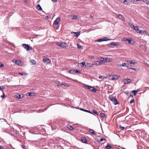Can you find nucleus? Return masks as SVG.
Here are the masks:
<instances>
[{
    "label": "nucleus",
    "mask_w": 149,
    "mask_h": 149,
    "mask_svg": "<svg viewBox=\"0 0 149 149\" xmlns=\"http://www.w3.org/2000/svg\"><path fill=\"white\" fill-rule=\"evenodd\" d=\"M84 86L85 87L89 89L92 92L95 93L97 91L96 89L92 86L87 85L85 84L84 85Z\"/></svg>",
    "instance_id": "nucleus-1"
},
{
    "label": "nucleus",
    "mask_w": 149,
    "mask_h": 149,
    "mask_svg": "<svg viewBox=\"0 0 149 149\" xmlns=\"http://www.w3.org/2000/svg\"><path fill=\"white\" fill-rule=\"evenodd\" d=\"M100 59L101 61L102 62V63H103V62H109L111 61L112 60L111 58L107 57H105L104 58L101 57Z\"/></svg>",
    "instance_id": "nucleus-2"
},
{
    "label": "nucleus",
    "mask_w": 149,
    "mask_h": 149,
    "mask_svg": "<svg viewBox=\"0 0 149 149\" xmlns=\"http://www.w3.org/2000/svg\"><path fill=\"white\" fill-rule=\"evenodd\" d=\"M22 46L27 51H28L30 50H33L32 47H30L27 44H23L22 45Z\"/></svg>",
    "instance_id": "nucleus-3"
},
{
    "label": "nucleus",
    "mask_w": 149,
    "mask_h": 149,
    "mask_svg": "<svg viewBox=\"0 0 149 149\" xmlns=\"http://www.w3.org/2000/svg\"><path fill=\"white\" fill-rule=\"evenodd\" d=\"M56 45L62 47L64 48L66 47V43L65 42H62L61 43L57 42L56 43Z\"/></svg>",
    "instance_id": "nucleus-4"
},
{
    "label": "nucleus",
    "mask_w": 149,
    "mask_h": 149,
    "mask_svg": "<svg viewBox=\"0 0 149 149\" xmlns=\"http://www.w3.org/2000/svg\"><path fill=\"white\" fill-rule=\"evenodd\" d=\"M60 20L61 17H58L54 21L53 26H54V25H58L60 22Z\"/></svg>",
    "instance_id": "nucleus-5"
},
{
    "label": "nucleus",
    "mask_w": 149,
    "mask_h": 149,
    "mask_svg": "<svg viewBox=\"0 0 149 149\" xmlns=\"http://www.w3.org/2000/svg\"><path fill=\"white\" fill-rule=\"evenodd\" d=\"M120 76H118V75H113V76H110V77L111 78V79L112 80H116L118 79L120 77Z\"/></svg>",
    "instance_id": "nucleus-6"
},
{
    "label": "nucleus",
    "mask_w": 149,
    "mask_h": 149,
    "mask_svg": "<svg viewBox=\"0 0 149 149\" xmlns=\"http://www.w3.org/2000/svg\"><path fill=\"white\" fill-rule=\"evenodd\" d=\"M80 71L77 70H72L69 71V72L72 74H75L77 72H80Z\"/></svg>",
    "instance_id": "nucleus-7"
},
{
    "label": "nucleus",
    "mask_w": 149,
    "mask_h": 149,
    "mask_svg": "<svg viewBox=\"0 0 149 149\" xmlns=\"http://www.w3.org/2000/svg\"><path fill=\"white\" fill-rule=\"evenodd\" d=\"M131 81V80L128 78L125 79L123 80V82H124L125 84H127L128 83H130Z\"/></svg>",
    "instance_id": "nucleus-8"
},
{
    "label": "nucleus",
    "mask_w": 149,
    "mask_h": 149,
    "mask_svg": "<svg viewBox=\"0 0 149 149\" xmlns=\"http://www.w3.org/2000/svg\"><path fill=\"white\" fill-rule=\"evenodd\" d=\"M102 64V62L101 61H95L93 62V65H100Z\"/></svg>",
    "instance_id": "nucleus-9"
},
{
    "label": "nucleus",
    "mask_w": 149,
    "mask_h": 149,
    "mask_svg": "<svg viewBox=\"0 0 149 149\" xmlns=\"http://www.w3.org/2000/svg\"><path fill=\"white\" fill-rule=\"evenodd\" d=\"M43 61L45 63H46L47 64L51 62V61L48 58H43Z\"/></svg>",
    "instance_id": "nucleus-10"
},
{
    "label": "nucleus",
    "mask_w": 149,
    "mask_h": 149,
    "mask_svg": "<svg viewBox=\"0 0 149 149\" xmlns=\"http://www.w3.org/2000/svg\"><path fill=\"white\" fill-rule=\"evenodd\" d=\"M93 65V64H92L91 63H86L85 65V67H92Z\"/></svg>",
    "instance_id": "nucleus-11"
},
{
    "label": "nucleus",
    "mask_w": 149,
    "mask_h": 149,
    "mask_svg": "<svg viewBox=\"0 0 149 149\" xmlns=\"http://www.w3.org/2000/svg\"><path fill=\"white\" fill-rule=\"evenodd\" d=\"M118 17L120 19H121L122 20H124V17L121 14H118Z\"/></svg>",
    "instance_id": "nucleus-12"
},
{
    "label": "nucleus",
    "mask_w": 149,
    "mask_h": 149,
    "mask_svg": "<svg viewBox=\"0 0 149 149\" xmlns=\"http://www.w3.org/2000/svg\"><path fill=\"white\" fill-rule=\"evenodd\" d=\"M100 116L102 117V118L103 119H104V118H106L107 117V116L104 113H100Z\"/></svg>",
    "instance_id": "nucleus-13"
},
{
    "label": "nucleus",
    "mask_w": 149,
    "mask_h": 149,
    "mask_svg": "<svg viewBox=\"0 0 149 149\" xmlns=\"http://www.w3.org/2000/svg\"><path fill=\"white\" fill-rule=\"evenodd\" d=\"M88 130H89V132L90 133H91L93 135H96V133L93 130L91 129H88Z\"/></svg>",
    "instance_id": "nucleus-14"
},
{
    "label": "nucleus",
    "mask_w": 149,
    "mask_h": 149,
    "mask_svg": "<svg viewBox=\"0 0 149 149\" xmlns=\"http://www.w3.org/2000/svg\"><path fill=\"white\" fill-rule=\"evenodd\" d=\"M81 141L84 143H87V139L84 137H82L81 138Z\"/></svg>",
    "instance_id": "nucleus-15"
},
{
    "label": "nucleus",
    "mask_w": 149,
    "mask_h": 149,
    "mask_svg": "<svg viewBox=\"0 0 149 149\" xmlns=\"http://www.w3.org/2000/svg\"><path fill=\"white\" fill-rule=\"evenodd\" d=\"M140 90L139 89H137L136 90H133L132 91V92L133 93L134 95H136V94Z\"/></svg>",
    "instance_id": "nucleus-16"
},
{
    "label": "nucleus",
    "mask_w": 149,
    "mask_h": 149,
    "mask_svg": "<svg viewBox=\"0 0 149 149\" xmlns=\"http://www.w3.org/2000/svg\"><path fill=\"white\" fill-rule=\"evenodd\" d=\"M36 8L39 10H41L42 9L40 5L38 4Z\"/></svg>",
    "instance_id": "nucleus-17"
},
{
    "label": "nucleus",
    "mask_w": 149,
    "mask_h": 149,
    "mask_svg": "<svg viewBox=\"0 0 149 149\" xmlns=\"http://www.w3.org/2000/svg\"><path fill=\"white\" fill-rule=\"evenodd\" d=\"M15 97L16 98H18V99H21L22 97H21V95L18 94H16L14 95Z\"/></svg>",
    "instance_id": "nucleus-18"
},
{
    "label": "nucleus",
    "mask_w": 149,
    "mask_h": 149,
    "mask_svg": "<svg viewBox=\"0 0 149 149\" xmlns=\"http://www.w3.org/2000/svg\"><path fill=\"white\" fill-rule=\"evenodd\" d=\"M67 127L70 130H73L74 129V128L72 126L68 125L67 126Z\"/></svg>",
    "instance_id": "nucleus-19"
},
{
    "label": "nucleus",
    "mask_w": 149,
    "mask_h": 149,
    "mask_svg": "<svg viewBox=\"0 0 149 149\" xmlns=\"http://www.w3.org/2000/svg\"><path fill=\"white\" fill-rule=\"evenodd\" d=\"M74 33L75 34V36L77 37H78L80 34V32H72V33Z\"/></svg>",
    "instance_id": "nucleus-20"
},
{
    "label": "nucleus",
    "mask_w": 149,
    "mask_h": 149,
    "mask_svg": "<svg viewBox=\"0 0 149 149\" xmlns=\"http://www.w3.org/2000/svg\"><path fill=\"white\" fill-rule=\"evenodd\" d=\"M113 102L115 105H116L119 104L118 101L116 98L114 100Z\"/></svg>",
    "instance_id": "nucleus-21"
},
{
    "label": "nucleus",
    "mask_w": 149,
    "mask_h": 149,
    "mask_svg": "<svg viewBox=\"0 0 149 149\" xmlns=\"http://www.w3.org/2000/svg\"><path fill=\"white\" fill-rule=\"evenodd\" d=\"M112 148V146L110 145H107L105 148L106 149H110Z\"/></svg>",
    "instance_id": "nucleus-22"
},
{
    "label": "nucleus",
    "mask_w": 149,
    "mask_h": 149,
    "mask_svg": "<svg viewBox=\"0 0 149 149\" xmlns=\"http://www.w3.org/2000/svg\"><path fill=\"white\" fill-rule=\"evenodd\" d=\"M61 86H62L64 85L65 86H69V85L68 84L64 83H61Z\"/></svg>",
    "instance_id": "nucleus-23"
},
{
    "label": "nucleus",
    "mask_w": 149,
    "mask_h": 149,
    "mask_svg": "<svg viewBox=\"0 0 149 149\" xmlns=\"http://www.w3.org/2000/svg\"><path fill=\"white\" fill-rule=\"evenodd\" d=\"M108 46L110 47H114V45L113 43L112 42L111 43L109 44L108 45Z\"/></svg>",
    "instance_id": "nucleus-24"
},
{
    "label": "nucleus",
    "mask_w": 149,
    "mask_h": 149,
    "mask_svg": "<svg viewBox=\"0 0 149 149\" xmlns=\"http://www.w3.org/2000/svg\"><path fill=\"white\" fill-rule=\"evenodd\" d=\"M110 99V100L112 101L113 102V101L115 99V97H109Z\"/></svg>",
    "instance_id": "nucleus-25"
},
{
    "label": "nucleus",
    "mask_w": 149,
    "mask_h": 149,
    "mask_svg": "<svg viewBox=\"0 0 149 149\" xmlns=\"http://www.w3.org/2000/svg\"><path fill=\"white\" fill-rule=\"evenodd\" d=\"M121 43L119 42H117L114 44V45L116 46H119L120 45Z\"/></svg>",
    "instance_id": "nucleus-26"
},
{
    "label": "nucleus",
    "mask_w": 149,
    "mask_h": 149,
    "mask_svg": "<svg viewBox=\"0 0 149 149\" xmlns=\"http://www.w3.org/2000/svg\"><path fill=\"white\" fill-rule=\"evenodd\" d=\"M28 94V95L29 96H32L34 95V93H29Z\"/></svg>",
    "instance_id": "nucleus-27"
},
{
    "label": "nucleus",
    "mask_w": 149,
    "mask_h": 149,
    "mask_svg": "<svg viewBox=\"0 0 149 149\" xmlns=\"http://www.w3.org/2000/svg\"><path fill=\"white\" fill-rule=\"evenodd\" d=\"M93 113L95 114H96L97 115H98V113L97 112L95 109H94L93 110Z\"/></svg>",
    "instance_id": "nucleus-28"
},
{
    "label": "nucleus",
    "mask_w": 149,
    "mask_h": 149,
    "mask_svg": "<svg viewBox=\"0 0 149 149\" xmlns=\"http://www.w3.org/2000/svg\"><path fill=\"white\" fill-rule=\"evenodd\" d=\"M133 29H134L136 30H138V29H139V27L137 26H134V27L133 28Z\"/></svg>",
    "instance_id": "nucleus-29"
},
{
    "label": "nucleus",
    "mask_w": 149,
    "mask_h": 149,
    "mask_svg": "<svg viewBox=\"0 0 149 149\" xmlns=\"http://www.w3.org/2000/svg\"><path fill=\"white\" fill-rule=\"evenodd\" d=\"M31 62L33 64H35L36 63V61L34 60H31Z\"/></svg>",
    "instance_id": "nucleus-30"
},
{
    "label": "nucleus",
    "mask_w": 149,
    "mask_h": 149,
    "mask_svg": "<svg viewBox=\"0 0 149 149\" xmlns=\"http://www.w3.org/2000/svg\"><path fill=\"white\" fill-rule=\"evenodd\" d=\"M103 40H104L103 41H108V40H110L111 39H108L106 37H104L103 39Z\"/></svg>",
    "instance_id": "nucleus-31"
},
{
    "label": "nucleus",
    "mask_w": 149,
    "mask_h": 149,
    "mask_svg": "<svg viewBox=\"0 0 149 149\" xmlns=\"http://www.w3.org/2000/svg\"><path fill=\"white\" fill-rule=\"evenodd\" d=\"M143 2L147 4H149V1L147 0H145L143 1Z\"/></svg>",
    "instance_id": "nucleus-32"
},
{
    "label": "nucleus",
    "mask_w": 149,
    "mask_h": 149,
    "mask_svg": "<svg viewBox=\"0 0 149 149\" xmlns=\"http://www.w3.org/2000/svg\"><path fill=\"white\" fill-rule=\"evenodd\" d=\"M77 45L78 48L80 49L82 47V46L81 45H80L79 44H77Z\"/></svg>",
    "instance_id": "nucleus-33"
},
{
    "label": "nucleus",
    "mask_w": 149,
    "mask_h": 149,
    "mask_svg": "<svg viewBox=\"0 0 149 149\" xmlns=\"http://www.w3.org/2000/svg\"><path fill=\"white\" fill-rule=\"evenodd\" d=\"M77 16L74 15L73 16V17L72 18V19H77Z\"/></svg>",
    "instance_id": "nucleus-34"
},
{
    "label": "nucleus",
    "mask_w": 149,
    "mask_h": 149,
    "mask_svg": "<svg viewBox=\"0 0 149 149\" xmlns=\"http://www.w3.org/2000/svg\"><path fill=\"white\" fill-rule=\"evenodd\" d=\"M57 86L58 87H61V84H60V81H58V82L57 83Z\"/></svg>",
    "instance_id": "nucleus-35"
},
{
    "label": "nucleus",
    "mask_w": 149,
    "mask_h": 149,
    "mask_svg": "<svg viewBox=\"0 0 149 149\" xmlns=\"http://www.w3.org/2000/svg\"><path fill=\"white\" fill-rule=\"evenodd\" d=\"M5 88V87L3 86H0V90L2 92L3 91L2 90L3 89Z\"/></svg>",
    "instance_id": "nucleus-36"
},
{
    "label": "nucleus",
    "mask_w": 149,
    "mask_h": 149,
    "mask_svg": "<svg viewBox=\"0 0 149 149\" xmlns=\"http://www.w3.org/2000/svg\"><path fill=\"white\" fill-rule=\"evenodd\" d=\"M134 100L133 98L130 101V104H132L134 102Z\"/></svg>",
    "instance_id": "nucleus-37"
},
{
    "label": "nucleus",
    "mask_w": 149,
    "mask_h": 149,
    "mask_svg": "<svg viewBox=\"0 0 149 149\" xmlns=\"http://www.w3.org/2000/svg\"><path fill=\"white\" fill-rule=\"evenodd\" d=\"M82 65L85 67V65L86 63L84 61H83L81 63Z\"/></svg>",
    "instance_id": "nucleus-38"
},
{
    "label": "nucleus",
    "mask_w": 149,
    "mask_h": 149,
    "mask_svg": "<svg viewBox=\"0 0 149 149\" xmlns=\"http://www.w3.org/2000/svg\"><path fill=\"white\" fill-rule=\"evenodd\" d=\"M104 40H103V39H99L97 40V41L98 42H101L104 41Z\"/></svg>",
    "instance_id": "nucleus-39"
},
{
    "label": "nucleus",
    "mask_w": 149,
    "mask_h": 149,
    "mask_svg": "<svg viewBox=\"0 0 149 149\" xmlns=\"http://www.w3.org/2000/svg\"><path fill=\"white\" fill-rule=\"evenodd\" d=\"M129 63L131 64H134L135 63V62H134L133 61H129Z\"/></svg>",
    "instance_id": "nucleus-40"
},
{
    "label": "nucleus",
    "mask_w": 149,
    "mask_h": 149,
    "mask_svg": "<svg viewBox=\"0 0 149 149\" xmlns=\"http://www.w3.org/2000/svg\"><path fill=\"white\" fill-rule=\"evenodd\" d=\"M128 39L126 38H124L122 39V41H126Z\"/></svg>",
    "instance_id": "nucleus-41"
},
{
    "label": "nucleus",
    "mask_w": 149,
    "mask_h": 149,
    "mask_svg": "<svg viewBox=\"0 0 149 149\" xmlns=\"http://www.w3.org/2000/svg\"><path fill=\"white\" fill-rule=\"evenodd\" d=\"M3 95H1V97H2V98H4L5 97V94H4V93L3 92Z\"/></svg>",
    "instance_id": "nucleus-42"
},
{
    "label": "nucleus",
    "mask_w": 149,
    "mask_h": 149,
    "mask_svg": "<svg viewBox=\"0 0 149 149\" xmlns=\"http://www.w3.org/2000/svg\"><path fill=\"white\" fill-rule=\"evenodd\" d=\"M130 25L131 28H133V27H134V26L132 23H130Z\"/></svg>",
    "instance_id": "nucleus-43"
},
{
    "label": "nucleus",
    "mask_w": 149,
    "mask_h": 149,
    "mask_svg": "<svg viewBox=\"0 0 149 149\" xmlns=\"http://www.w3.org/2000/svg\"><path fill=\"white\" fill-rule=\"evenodd\" d=\"M119 128L121 130H123L125 129V127H124L122 126H120L119 127Z\"/></svg>",
    "instance_id": "nucleus-44"
},
{
    "label": "nucleus",
    "mask_w": 149,
    "mask_h": 149,
    "mask_svg": "<svg viewBox=\"0 0 149 149\" xmlns=\"http://www.w3.org/2000/svg\"><path fill=\"white\" fill-rule=\"evenodd\" d=\"M99 78L100 79H104V77L102 75L100 76L99 77Z\"/></svg>",
    "instance_id": "nucleus-45"
},
{
    "label": "nucleus",
    "mask_w": 149,
    "mask_h": 149,
    "mask_svg": "<svg viewBox=\"0 0 149 149\" xmlns=\"http://www.w3.org/2000/svg\"><path fill=\"white\" fill-rule=\"evenodd\" d=\"M84 111L86 112H87L90 113L91 114H93V113L91 112L90 111H89V110H85Z\"/></svg>",
    "instance_id": "nucleus-46"
},
{
    "label": "nucleus",
    "mask_w": 149,
    "mask_h": 149,
    "mask_svg": "<svg viewBox=\"0 0 149 149\" xmlns=\"http://www.w3.org/2000/svg\"><path fill=\"white\" fill-rule=\"evenodd\" d=\"M128 41V42L129 43H130L131 41H132V39L131 38H130V39H128L127 40Z\"/></svg>",
    "instance_id": "nucleus-47"
},
{
    "label": "nucleus",
    "mask_w": 149,
    "mask_h": 149,
    "mask_svg": "<svg viewBox=\"0 0 149 149\" xmlns=\"http://www.w3.org/2000/svg\"><path fill=\"white\" fill-rule=\"evenodd\" d=\"M17 62L16 63H15L16 64H17V65H19V64L20 63V61H17Z\"/></svg>",
    "instance_id": "nucleus-48"
},
{
    "label": "nucleus",
    "mask_w": 149,
    "mask_h": 149,
    "mask_svg": "<svg viewBox=\"0 0 149 149\" xmlns=\"http://www.w3.org/2000/svg\"><path fill=\"white\" fill-rule=\"evenodd\" d=\"M4 66V65L1 62H0V68L3 67Z\"/></svg>",
    "instance_id": "nucleus-49"
},
{
    "label": "nucleus",
    "mask_w": 149,
    "mask_h": 149,
    "mask_svg": "<svg viewBox=\"0 0 149 149\" xmlns=\"http://www.w3.org/2000/svg\"><path fill=\"white\" fill-rule=\"evenodd\" d=\"M137 31L138 33H142V31L141 30H139V29H138V30H137Z\"/></svg>",
    "instance_id": "nucleus-50"
},
{
    "label": "nucleus",
    "mask_w": 149,
    "mask_h": 149,
    "mask_svg": "<svg viewBox=\"0 0 149 149\" xmlns=\"http://www.w3.org/2000/svg\"><path fill=\"white\" fill-rule=\"evenodd\" d=\"M105 140V139L104 138H101L100 140V141H102Z\"/></svg>",
    "instance_id": "nucleus-51"
},
{
    "label": "nucleus",
    "mask_w": 149,
    "mask_h": 149,
    "mask_svg": "<svg viewBox=\"0 0 149 149\" xmlns=\"http://www.w3.org/2000/svg\"><path fill=\"white\" fill-rule=\"evenodd\" d=\"M124 3L126 4H128V2L127 1V0H125L124 1Z\"/></svg>",
    "instance_id": "nucleus-52"
},
{
    "label": "nucleus",
    "mask_w": 149,
    "mask_h": 149,
    "mask_svg": "<svg viewBox=\"0 0 149 149\" xmlns=\"http://www.w3.org/2000/svg\"><path fill=\"white\" fill-rule=\"evenodd\" d=\"M10 45H11V46H12L13 47H15V45L13 44H12V43H11V42H10Z\"/></svg>",
    "instance_id": "nucleus-53"
},
{
    "label": "nucleus",
    "mask_w": 149,
    "mask_h": 149,
    "mask_svg": "<svg viewBox=\"0 0 149 149\" xmlns=\"http://www.w3.org/2000/svg\"><path fill=\"white\" fill-rule=\"evenodd\" d=\"M126 64V63H123L122 64V66L123 67L125 66Z\"/></svg>",
    "instance_id": "nucleus-54"
},
{
    "label": "nucleus",
    "mask_w": 149,
    "mask_h": 149,
    "mask_svg": "<svg viewBox=\"0 0 149 149\" xmlns=\"http://www.w3.org/2000/svg\"><path fill=\"white\" fill-rule=\"evenodd\" d=\"M21 146L24 149H25V146L23 145H21Z\"/></svg>",
    "instance_id": "nucleus-55"
},
{
    "label": "nucleus",
    "mask_w": 149,
    "mask_h": 149,
    "mask_svg": "<svg viewBox=\"0 0 149 149\" xmlns=\"http://www.w3.org/2000/svg\"><path fill=\"white\" fill-rule=\"evenodd\" d=\"M52 1L54 3H56L57 2V0H52Z\"/></svg>",
    "instance_id": "nucleus-56"
},
{
    "label": "nucleus",
    "mask_w": 149,
    "mask_h": 149,
    "mask_svg": "<svg viewBox=\"0 0 149 149\" xmlns=\"http://www.w3.org/2000/svg\"><path fill=\"white\" fill-rule=\"evenodd\" d=\"M17 61L16 59H15L13 60V62H15V63H16L17 62Z\"/></svg>",
    "instance_id": "nucleus-57"
},
{
    "label": "nucleus",
    "mask_w": 149,
    "mask_h": 149,
    "mask_svg": "<svg viewBox=\"0 0 149 149\" xmlns=\"http://www.w3.org/2000/svg\"><path fill=\"white\" fill-rule=\"evenodd\" d=\"M141 31H142V33H142V34L144 33V32L145 33H146V32H147V31H142L141 30Z\"/></svg>",
    "instance_id": "nucleus-58"
},
{
    "label": "nucleus",
    "mask_w": 149,
    "mask_h": 149,
    "mask_svg": "<svg viewBox=\"0 0 149 149\" xmlns=\"http://www.w3.org/2000/svg\"><path fill=\"white\" fill-rule=\"evenodd\" d=\"M130 69H132L134 70H136V69L134 68H130Z\"/></svg>",
    "instance_id": "nucleus-59"
},
{
    "label": "nucleus",
    "mask_w": 149,
    "mask_h": 149,
    "mask_svg": "<svg viewBox=\"0 0 149 149\" xmlns=\"http://www.w3.org/2000/svg\"><path fill=\"white\" fill-rule=\"evenodd\" d=\"M19 74L21 75H23L24 73H19Z\"/></svg>",
    "instance_id": "nucleus-60"
},
{
    "label": "nucleus",
    "mask_w": 149,
    "mask_h": 149,
    "mask_svg": "<svg viewBox=\"0 0 149 149\" xmlns=\"http://www.w3.org/2000/svg\"><path fill=\"white\" fill-rule=\"evenodd\" d=\"M117 66L118 67H121V66H122V65H121V64L117 65Z\"/></svg>",
    "instance_id": "nucleus-61"
},
{
    "label": "nucleus",
    "mask_w": 149,
    "mask_h": 149,
    "mask_svg": "<svg viewBox=\"0 0 149 149\" xmlns=\"http://www.w3.org/2000/svg\"><path fill=\"white\" fill-rule=\"evenodd\" d=\"M132 1H133V2H137V0H132Z\"/></svg>",
    "instance_id": "nucleus-62"
},
{
    "label": "nucleus",
    "mask_w": 149,
    "mask_h": 149,
    "mask_svg": "<svg viewBox=\"0 0 149 149\" xmlns=\"http://www.w3.org/2000/svg\"><path fill=\"white\" fill-rule=\"evenodd\" d=\"M133 95H132L131 94H130V97H133Z\"/></svg>",
    "instance_id": "nucleus-63"
},
{
    "label": "nucleus",
    "mask_w": 149,
    "mask_h": 149,
    "mask_svg": "<svg viewBox=\"0 0 149 149\" xmlns=\"http://www.w3.org/2000/svg\"><path fill=\"white\" fill-rule=\"evenodd\" d=\"M80 109L81 110L83 111H85V109Z\"/></svg>",
    "instance_id": "nucleus-64"
}]
</instances>
